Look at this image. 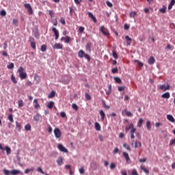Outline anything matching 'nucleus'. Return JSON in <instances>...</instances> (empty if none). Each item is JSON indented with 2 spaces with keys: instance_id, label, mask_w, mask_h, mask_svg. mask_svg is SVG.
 <instances>
[{
  "instance_id": "nucleus-53",
  "label": "nucleus",
  "mask_w": 175,
  "mask_h": 175,
  "mask_svg": "<svg viewBox=\"0 0 175 175\" xmlns=\"http://www.w3.org/2000/svg\"><path fill=\"white\" fill-rule=\"evenodd\" d=\"M103 106L105 107V109H110V106L106 105V103L105 101H103Z\"/></svg>"
},
{
  "instance_id": "nucleus-31",
  "label": "nucleus",
  "mask_w": 175,
  "mask_h": 175,
  "mask_svg": "<svg viewBox=\"0 0 175 175\" xmlns=\"http://www.w3.org/2000/svg\"><path fill=\"white\" fill-rule=\"evenodd\" d=\"M137 14L136 13V12L133 11V12H130L129 16L131 18H135V17H136Z\"/></svg>"
},
{
  "instance_id": "nucleus-37",
  "label": "nucleus",
  "mask_w": 175,
  "mask_h": 175,
  "mask_svg": "<svg viewBox=\"0 0 175 175\" xmlns=\"http://www.w3.org/2000/svg\"><path fill=\"white\" fill-rule=\"evenodd\" d=\"M11 80L14 84H17V80L16 79V77H14V75H11Z\"/></svg>"
},
{
  "instance_id": "nucleus-59",
  "label": "nucleus",
  "mask_w": 175,
  "mask_h": 175,
  "mask_svg": "<svg viewBox=\"0 0 175 175\" xmlns=\"http://www.w3.org/2000/svg\"><path fill=\"white\" fill-rule=\"evenodd\" d=\"M24 7L26 8V9H30V8H31V4H29V3H25V4H24Z\"/></svg>"
},
{
  "instance_id": "nucleus-41",
  "label": "nucleus",
  "mask_w": 175,
  "mask_h": 175,
  "mask_svg": "<svg viewBox=\"0 0 175 175\" xmlns=\"http://www.w3.org/2000/svg\"><path fill=\"white\" fill-rule=\"evenodd\" d=\"M123 147L126 148V150H128V151H131V146H129L127 144H124Z\"/></svg>"
},
{
  "instance_id": "nucleus-39",
  "label": "nucleus",
  "mask_w": 175,
  "mask_h": 175,
  "mask_svg": "<svg viewBox=\"0 0 175 175\" xmlns=\"http://www.w3.org/2000/svg\"><path fill=\"white\" fill-rule=\"evenodd\" d=\"M95 129L96 131H100V124H99V123H95Z\"/></svg>"
},
{
  "instance_id": "nucleus-1",
  "label": "nucleus",
  "mask_w": 175,
  "mask_h": 175,
  "mask_svg": "<svg viewBox=\"0 0 175 175\" xmlns=\"http://www.w3.org/2000/svg\"><path fill=\"white\" fill-rule=\"evenodd\" d=\"M129 129H131V139H135V133L136 132V129L135 128V126H133V124H130L125 128L126 132H128Z\"/></svg>"
},
{
  "instance_id": "nucleus-51",
  "label": "nucleus",
  "mask_w": 175,
  "mask_h": 175,
  "mask_svg": "<svg viewBox=\"0 0 175 175\" xmlns=\"http://www.w3.org/2000/svg\"><path fill=\"white\" fill-rule=\"evenodd\" d=\"M34 169L33 168H31V169H26L25 170V174H28V173H29V172H33Z\"/></svg>"
},
{
  "instance_id": "nucleus-42",
  "label": "nucleus",
  "mask_w": 175,
  "mask_h": 175,
  "mask_svg": "<svg viewBox=\"0 0 175 175\" xmlns=\"http://www.w3.org/2000/svg\"><path fill=\"white\" fill-rule=\"evenodd\" d=\"M64 42L66 43H70V37L69 36H66L65 38H64Z\"/></svg>"
},
{
  "instance_id": "nucleus-62",
  "label": "nucleus",
  "mask_w": 175,
  "mask_h": 175,
  "mask_svg": "<svg viewBox=\"0 0 175 175\" xmlns=\"http://www.w3.org/2000/svg\"><path fill=\"white\" fill-rule=\"evenodd\" d=\"M29 14H32L33 13V10H32V7H30L29 9H27Z\"/></svg>"
},
{
  "instance_id": "nucleus-57",
  "label": "nucleus",
  "mask_w": 175,
  "mask_h": 175,
  "mask_svg": "<svg viewBox=\"0 0 175 175\" xmlns=\"http://www.w3.org/2000/svg\"><path fill=\"white\" fill-rule=\"evenodd\" d=\"M135 62L137 63V65L139 66V68L143 67V63L140 62L139 60H135Z\"/></svg>"
},
{
  "instance_id": "nucleus-58",
  "label": "nucleus",
  "mask_w": 175,
  "mask_h": 175,
  "mask_svg": "<svg viewBox=\"0 0 175 175\" xmlns=\"http://www.w3.org/2000/svg\"><path fill=\"white\" fill-rule=\"evenodd\" d=\"M112 73H118V68H114L111 70Z\"/></svg>"
},
{
  "instance_id": "nucleus-15",
  "label": "nucleus",
  "mask_w": 175,
  "mask_h": 175,
  "mask_svg": "<svg viewBox=\"0 0 175 175\" xmlns=\"http://www.w3.org/2000/svg\"><path fill=\"white\" fill-rule=\"evenodd\" d=\"M21 124L18 122H16V129L18 132H21Z\"/></svg>"
},
{
  "instance_id": "nucleus-45",
  "label": "nucleus",
  "mask_w": 175,
  "mask_h": 175,
  "mask_svg": "<svg viewBox=\"0 0 175 175\" xmlns=\"http://www.w3.org/2000/svg\"><path fill=\"white\" fill-rule=\"evenodd\" d=\"M37 172H38V173H41V174H44V172L43 171V170L40 167H38L37 168Z\"/></svg>"
},
{
  "instance_id": "nucleus-2",
  "label": "nucleus",
  "mask_w": 175,
  "mask_h": 175,
  "mask_svg": "<svg viewBox=\"0 0 175 175\" xmlns=\"http://www.w3.org/2000/svg\"><path fill=\"white\" fill-rule=\"evenodd\" d=\"M25 69H24V67H20L18 69V73H19V77L21 80H24L27 79V72H25Z\"/></svg>"
},
{
  "instance_id": "nucleus-21",
  "label": "nucleus",
  "mask_w": 175,
  "mask_h": 175,
  "mask_svg": "<svg viewBox=\"0 0 175 175\" xmlns=\"http://www.w3.org/2000/svg\"><path fill=\"white\" fill-rule=\"evenodd\" d=\"M167 119L168 121H170L171 122H173V123L175 122L174 118L172 115H167Z\"/></svg>"
},
{
  "instance_id": "nucleus-64",
  "label": "nucleus",
  "mask_w": 175,
  "mask_h": 175,
  "mask_svg": "<svg viewBox=\"0 0 175 175\" xmlns=\"http://www.w3.org/2000/svg\"><path fill=\"white\" fill-rule=\"evenodd\" d=\"M60 23L61 24H62L63 25H65L66 22H65V19L64 18H61L60 19Z\"/></svg>"
},
{
  "instance_id": "nucleus-52",
  "label": "nucleus",
  "mask_w": 175,
  "mask_h": 175,
  "mask_svg": "<svg viewBox=\"0 0 175 175\" xmlns=\"http://www.w3.org/2000/svg\"><path fill=\"white\" fill-rule=\"evenodd\" d=\"M8 118L9 121H10V122H13L14 120H13V115L12 114H10L8 116Z\"/></svg>"
},
{
  "instance_id": "nucleus-35",
  "label": "nucleus",
  "mask_w": 175,
  "mask_h": 175,
  "mask_svg": "<svg viewBox=\"0 0 175 175\" xmlns=\"http://www.w3.org/2000/svg\"><path fill=\"white\" fill-rule=\"evenodd\" d=\"M146 128L148 131H151V122L150 121L146 122Z\"/></svg>"
},
{
  "instance_id": "nucleus-22",
  "label": "nucleus",
  "mask_w": 175,
  "mask_h": 175,
  "mask_svg": "<svg viewBox=\"0 0 175 175\" xmlns=\"http://www.w3.org/2000/svg\"><path fill=\"white\" fill-rule=\"evenodd\" d=\"M133 144H134L135 148L142 147V142H135L134 144L132 143V146H133Z\"/></svg>"
},
{
  "instance_id": "nucleus-47",
  "label": "nucleus",
  "mask_w": 175,
  "mask_h": 175,
  "mask_svg": "<svg viewBox=\"0 0 175 175\" xmlns=\"http://www.w3.org/2000/svg\"><path fill=\"white\" fill-rule=\"evenodd\" d=\"M18 103L19 107H23V106H24V102L23 101V100H19Z\"/></svg>"
},
{
  "instance_id": "nucleus-28",
  "label": "nucleus",
  "mask_w": 175,
  "mask_h": 175,
  "mask_svg": "<svg viewBox=\"0 0 175 175\" xmlns=\"http://www.w3.org/2000/svg\"><path fill=\"white\" fill-rule=\"evenodd\" d=\"M4 150H5L7 155H10V153L12 152V149H10L9 146H5Z\"/></svg>"
},
{
  "instance_id": "nucleus-60",
  "label": "nucleus",
  "mask_w": 175,
  "mask_h": 175,
  "mask_svg": "<svg viewBox=\"0 0 175 175\" xmlns=\"http://www.w3.org/2000/svg\"><path fill=\"white\" fill-rule=\"evenodd\" d=\"M131 175H139V174H137V171L136 170H133L131 171Z\"/></svg>"
},
{
  "instance_id": "nucleus-8",
  "label": "nucleus",
  "mask_w": 175,
  "mask_h": 175,
  "mask_svg": "<svg viewBox=\"0 0 175 175\" xmlns=\"http://www.w3.org/2000/svg\"><path fill=\"white\" fill-rule=\"evenodd\" d=\"M52 31L54 33L55 40H58V38H59V32L55 27H53Z\"/></svg>"
},
{
  "instance_id": "nucleus-33",
  "label": "nucleus",
  "mask_w": 175,
  "mask_h": 175,
  "mask_svg": "<svg viewBox=\"0 0 175 175\" xmlns=\"http://www.w3.org/2000/svg\"><path fill=\"white\" fill-rule=\"evenodd\" d=\"M140 169H141V170H143V172H144V173H146V174H148V173H150V171L147 168H146L143 166H141Z\"/></svg>"
},
{
  "instance_id": "nucleus-30",
  "label": "nucleus",
  "mask_w": 175,
  "mask_h": 175,
  "mask_svg": "<svg viewBox=\"0 0 175 175\" xmlns=\"http://www.w3.org/2000/svg\"><path fill=\"white\" fill-rule=\"evenodd\" d=\"M114 80L115 83H116L117 84H121V83H122V81H121V79H120V77H115Z\"/></svg>"
},
{
  "instance_id": "nucleus-25",
  "label": "nucleus",
  "mask_w": 175,
  "mask_h": 175,
  "mask_svg": "<svg viewBox=\"0 0 175 175\" xmlns=\"http://www.w3.org/2000/svg\"><path fill=\"white\" fill-rule=\"evenodd\" d=\"M33 103L35 109H39V107H40V105H39V103H38V99H34Z\"/></svg>"
},
{
  "instance_id": "nucleus-19",
  "label": "nucleus",
  "mask_w": 175,
  "mask_h": 175,
  "mask_svg": "<svg viewBox=\"0 0 175 175\" xmlns=\"http://www.w3.org/2000/svg\"><path fill=\"white\" fill-rule=\"evenodd\" d=\"M33 120L34 121H40V120H42V116L37 113L36 116H33Z\"/></svg>"
},
{
  "instance_id": "nucleus-50",
  "label": "nucleus",
  "mask_w": 175,
  "mask_h": 175,
  "mask_svg": "<svg viewBox=\"0 0 175 175\" xmlns=\"http://www.w3.org/2000/svg\"><path fill=\"white\" fill-rule=\"evenodd\" d=\"M118 90L120 92H121L122 91H125V86H119L118 88Z\"/></svg>"
},
{
  "instance_id": "nucleus-40",
  "label": "nucleus",
  "mask_w": 175,
  "mask_h": 175,
  "mask_svg": "<svg viewBox=\"0 0 175 175\" xmlns=\"http://www.w3.org/2000/svg\"><path fill=\"white\" fill-rule=\"evenodd\" d=\"M79 33H83L84 32V27L80 26L78 29Z\"/></svg>"
},
{
  "instance_id": "nucleus-18",
  "label": "nucleus",
  "mask_w": 175,
  "mask_h": 175,
  "mask_svg": "<svg viewBox=\"0 0 175 175\" xmlns=\"http://www.w3.org/2000/svg\"><path fill=\"white\" fill-rule=\"evenodd\" d=\"M125 39L127 42V46H131V43H132V38H131L129 36H126Z\"/></svg>"
},
{
  "instance_id": "nucleus-24",
  "label": "nucleus",
  "mask_w": 175,
  "mask_h": 175,
  "mask_svg": "<svg viewBox=\"0 0 175 175\" xmlns=\"http://www.w3.org/2000/svg\"><path fill=\"white\" fill-rule=\"evenodd\" d=\"M55 96V92L52 90L50 94L48 95L49 99H51Z\"/></svg>"
},
{
  "instance_id": "nucleus-56",
  "label": "nucleus",
  "mask_w": 175,
  "mask_h": 175,
  "mask_svg": "<svg viewBox=\"0 0 175 175\" xmlns=\"http://www.w3.org/2000/svg\"><path fill=\"white\" fill-rule=\"evenodd\" d=\"M110 169H116V164L114 163H111L109 165Z\"/></svg>"
},
{
  "instance_id": "nucleus-54",
  "label": "nucleus",
  "mask_w": 175,
  "mask_h": 175,
  "mask_svg": "<svg viewBox=\"0 0 175 175\" xmlns=\"http://www.w3.org/2000/svg\"><path fill=\"white\" fill-rule=\"evenodd\" d=\"M75 12V9L73 8L70 7V16H73V12Z\"/></svg>"
},
{
  "instance_id": "nucleus-4",
  "label": "nucleus",
  "mask_w": 175,
  "mask_h": 175,
  "mask_svg": "<svg viewBox=\"0 0 175 175\" xmlns=\"http://www.w3.org/2000/svg\"><path fill=\"white\" fill-rule=\"evenodd\" d=\"M53 133L56 139H59V137H61V131L59 130V129L57 127L55 128V129L53 130Z\"/></svg>"
},
{
  "instance_id": "nucleus-12",
  "label": "nucleus",
  "mask_w": 175,
  "mask_h": 175,
  "mask_svg": "<svg viewBox=\"0 0 175 175\" xmlns=\"http://www.w3.org/2000/svg\"><path fill=\"white\" fill-rule=\"evenodd\" d=\"M159 88L160 90H162V91H167V90H170V85L163 84L160 85Z\"/></svg>"
},
{
  "instance_id": "nucleus-14",
  "label": "nucleus",
  "mask_w": 175,
  "mask_h": 175,
  "mask_svg": "<svg viewBox=\"0 0 175 175\" xmlns=\"http://www.w3.org/2000/svg\"><path fill=\"white\" fill-rule=\"evenodd\" d=\"M99 114L101 117V121H105V118H106V114L105 113V111H103V110H100Z\"/></svg>"
},
{
  "instance_id": "nucleus-49",
  "label": "nucleus",
  "mask_w": 175,
  "mask_h": 175,
  "mask_svg": "<svg viewBox=\"0 0 175 175\" xmlns=\"http://www.w3.org/2000/svg\"><path fill=\"white\" fill-rule=\"evenodd\" d=\"M8 69H13L14 68V64L10 63L9 65L7 66Z\"/></svg>"
},
{
  "instance_id": "nucleus-13",
  "label": "nucleus",
  "mask_w": 175,
  "mask_h": 175,
  "mask_svg": "<svg viewBox=\"0 0 175 175\" xmlns=\"http://www.w3.org/2000/svg\"><path fill=\"white\" fill-rule=\"evenodd\" d=\"M91 47H92V42H88L85 46L86 51H88V53H91Z\"/></svg>"
},
{
  "instance_id": "nucleus-26",
  "label": "nucleus",
  "mask_w": 175,
  "mask_h": 175,
  "mask_svg": "<svg viewBox=\"0 0 175 175\" xmlns=\"http://www.w3.org/2000/svg\"><path fill=\"white\" fill-rule=\"evenodd\" d=\"M143 122H144V120H143V118H140L137 124L138 128H142V125H143Z\"/></svg>"
},
{
  "instance_id": "nucleus-32",
  "label": "nucleus",
  "mask_w": 175,
  "mask_h": 175,
  "mask_svg": "<svg viewBox=\"0 0 175 175\" xmlns=\"http://www.w3.org/2000/svg\"><path fill=\"white\" fill-rule=\"evenodd\" d=\"M57 163L59 166H61V165H62V163H64V161L62 160V157H59V159L57 160Z\"/></svg>"
},
{
  "instance_id": "nucleus-61",
  "label": "nucleus",
  "mask_w": 175,
  "mask_h": 175,
  "mask_svg": "<svg viewBox=\"0 0 175 175\" xmlns=\"http://www.w3.org/2000/svg\"><path fill=\"white\" fill-rule=\"evenodd\" d=\"M0 16H6V11H5V10H1V12H0Z\"/></svg>"
},
{
  "instance_id": "nucleus-10",
  "label": "nucleus",
  "mask_w": 175,
  "mask_h": 175,
  "mask_svg": "<svg viewBox=\"0 0 175 175\" xmlns=\"http://www.w3.org/2000/svg\"><path fill=\"white\" fill-rule=\"evenodd\" d=\"M123 157L126 159V163H131V158L126 152H123Z\"/></svg>"
},
{
  "instance_id": "nucleus-17",
  "label": "nucleus",
  "mask_w": 175,
  "mask_h": 175,
  "mask_svg": "<svg viewBox=\"0 0 175 175\" xmlns=\"http://www.w3.org/2000/svg\"><path fill=\"white\" fill-rule=\"evenodd\" d=\"M148 62L149 64V65H153V64L155 63V58H154V57H150L148 60Z\"/></svg>"
},
{
  "instance_id": "nucleus-48",
  "label": "nucleus",
  "mask_w": 175,
  "mask_h": 175,
  "mask_svg": "<svg viewBox=\"0 0 175 175\" xmlns=\"http://www.w3.org/2000/svg\"><path fill=\"white\" fill-rule=\"evenodd\" d=\"M72 107L74 110H79V107L77 106V105L72 103Z\"/></svg>"
},
{
  "instance_id": "nucleus-55",
  "label": "nucleus",
  "mask_w": 175,
  "mask_h": 175,
  "mask_svg": "<svg viewBox=\"0 0 175 175\" xmlns=\"http://www.w3.org/2000/svg\"><path fill=\"white\" fill-rule=\"evenodd\" d=\"M175 145V139H171L169 144V146H174Z\"/></svg>"
},
{
  "instance_id": "nucleus-44",
  "label": "nucleus",
  "mask_w": 175,
  "mask_h": 175,
  "mask_svg": "<svg viewBox=\"0 0 175 175\" xmlns=\"http://www.w3.org/2000/svg\"><path fill=\"white\" fill-rule=\"evenodd\" d=\"M85 98L86 100H91V96L88 93L85 94Z\"/></svg>"
},
{
  "instance_id": "nucleus-16",
  "label": "nucleus",
  "mask_w": 175,
  "mask_h": 175,
  "mask_svg": "<svg viewBox=\"0 0 175 175\" xmlns=\"http://www.w3.org/2000/svg\"><path fill=\"white\" fill-rule=\"evenodd\" d=\"M88 14L90 18H91L94 23H96V18L94 16V14H92V13L88 12Z\"/></svg>"
},
{
  "instance_id": "nucleus-5",
  "label": "nucleus",
  "mask_w": 175,
  "mask_h": 175,
  "mask_svg": "<svg viewBox=\"0 0 175 175\" xmlns=\"http://www.w3.org/2000/svg\"><path fill=\"white\" fill-rule=\"evenodd\" d=\"M100 32H102V33H103L105 35V36H110V33L109 32V30H107V29L105 28V27H103V26H102L100 28Z\"/></svg>"
},
{
  "instance_id": "nucleus-38",
  "label": "nucleus",
  "mask_w": 175,
  "mask_h": 175,
  "mask_svg": "<svg viewBox=\"0 0 175 175\" xmlns=\"http://www.w3.org/2000/svg\"><path fill=\"white\" fill-rule=\"evenodd\" d=\"M112 55L115 59H118V55H117V52H116V51H112Z\"/></svg>"
},
{
  "instance_id": "nucleus-3",
  "label": "nucleus",
  "mask_w": 175,
  "mask_h": 175,
  "mask_svg": "<svg viewBox=\"0 0 175 175\" xmlns=\"http://www.w3.org/2000/svg\"><path fill=\"white\" fill-rule=\"evenodd\" d=\"M78 57H79V58H85L86 59H88V61H91V57H90V55L85 53V52H84V51L83 50H80L79 51Z\"/></svg>"
},
{
  "instance_id": "nucleus-7",
  "label": "nucleus",
  "mask_w": 175,
  "mask_h": 175,
  "mask_svg": "<svg viewBox=\"0 0 175 175\" xmlns=\"http://www.w3.org/2000/svg\"><path fill=\"white\" fill-rule=\"evenodd\" d=\"M57 148L58 150H59L62 152H68V149H66V148L64 147V145L59 144L57 145Z\"/></svg>"
},
{
  "instance_id": "nucleus-9",
  "label": "nucleus",
  "mask_w": 175,
  "mask_h": 175,
  "mask_svg": "<svg viewBox=\"0 0 175 175\" xmlns=\"http://www.w3.org/2000/svg\"><path fill=\"white\" fill-rule=\"evenodd\" d=\"M64 48V46L62 45V44H59V43H56L53 46V49L54 50H62V49Z\"/></svg>"
},
{
  "instance_id": "nucleus-23",
  "label": "nucleus",
  "mask_w": 175,
  "mask_h": 175,
  "mask_svg": "<svg viewBox=\"0 0 175 175\" xmlns=\"http://www.w3.org/2000/svg\"><path fill=\"white\" fill-rule=\"evenodd\" d=\"M175 5V0H171L170 3L168 6V10H172L173 6Z\"/></svg>"
},
{
  "instance_id": "nucleus-34",
  "label": "nucleus",
  "mask_w": 175,
  "mask_h": 175,
  "mask_svg": "<svg viewBox=\"0 0 175 175\" xmlns=\"http://www.w3.org/2000/svg\"><path fill=\"white\" fill-rule=\"evenodd\" d=\"M34 80H36V81H37V83H40V77L38 75H36L34 76Z\"/></svg>"
},
{
  "instance_id": "nucleus-63",
  "label": "nucleus",
  "mask_w": 175,
  "mask_h": 175,
  "mask_svg": "<svg viewBox=\"0 0 175 175\" xmlns=\"http://www.w3.org/2000/svg\"><path fill=\"white\" fill-rule=\"evenodd\" d=\"M26 85H27V87H31V86L32 85V82H31L30 81H27L26 82Z\"/></svg>"
},
{
  "instance_id": "nucleus-43",
  "label": "nucleus",
  "mask_w": 175,
  "mask_h": 175,
  "mask_svg": "<svg viewBox=\"0 0 175 175\" xmlns=\"http://www.w3.org/2000/svg\"><path fill=\"white\" fill-rule=\"evenodd\" d=\"M46 50H47V46L46 45H44V44H42L41 46V51L44 53V51H46Z\"/></svg>"
},
{
  "instance_id": "nucleus-11",
  "label": "nucleus",
  "mask_w": 175,
  "mask_h": 175,
  "mask_svg": "<svg viewBox=\"0 0 175 175\" xmlns=\"http://www.w3.org/2000/svg\"><path fill=\"white\" fill-rule=\"evenodd\" d=\"M122 114L123 116H126L127 117H133V114H132V112L127 111L126 109L123 110Z\"/></svg>"
},
{
  "instance_id": "nucleus-27",
  "label": "nucleus",
  "mask_w": 175,
  "mask_h": 175,
  "mask_svg": "<svg viewBox=\"0 0 175 175\" xmlns=\"http://www.w3.org/2000/svg\"><path fill=\"white\" fill-rule=\"evenodd\" d=\"M46 107H48V109H50L51 110V109L54 107V102L50 101L46 105Z\"/></svg>"
},
{
  "instance_id": "nucleus-46",
  "label": "nucleus",
  "mask_w": 175,
  "mask_h": 175,
  "mask_svg": "<svg viewBox=\"0 0 175 175\" xmlns=\"http://www.w3.org/2000/svg\"><path fill=\"white\" fill-rule=\"evenodd\" d=\"M25 131H31V124H27L25 126Z\"/></svg>"
},
{
  "instance_id": "nucleus-29",
  "label": "nucleus",
  "mask_w": 175,
  "mask_h": 175,
  "mask_svg": "<svg viewBox=\"0 0 175 175\" xmlns=\"http://www.w3.org/2000/svg\"><path fill=\"white\" fill-rule=\"evenodd\" d=\"M20 173H21V172H20V170H13L11 171V174L12 175L20 174Z\"/></svg>"
},
{
  "instance_id": "nucleus-6",
  "label": "nucleus",
  "mask_w": 175,
  "mask_h": 175,
  "mask_svg": "<svg viewBox=\"0 0 175 175\" xmlns=\"http://www.w3.org/2000/svg\"><path fill=\"white\" fill-rule=\"evenodd\" d=\"M29 42L31 43V47L33 49V50L36 49V42H35V39L32 37H29Z\"/></svg>"
},
{
  "instance_id": "nucleus-20",
  "label": "nucleus",
  "mask_w": 175,
  "mask_h": 175,
  "mask_svg": "<svg viewBox=\"0 0 175 175\" xmlns=\"http://www.w3.org/2000/svg\"><path fill=\"white\" fill-rule=\"evenodd\" d=\"M161 98H163V99H169V98H170V93L166 92L163 94Z\"/></svg>"
},
{
  "instance_id": "nucleus-36",
  "label": "nucleus",
  "mask_w": 175,
  "mask_h": 175,
  "mask_svg": "<svg viewBox=\"0 0 175 175\" xmlns=\"http://www.w3.org/2000/svg\"><path fill=\"white\" fill-rule=\"evenodd\" d=\"M3 173L5 175H10V174H12V171H9V170H6V169H4V170H3Z\"/></svg>"
}]
</instances>
